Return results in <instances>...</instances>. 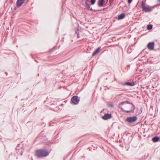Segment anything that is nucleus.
I'll use <instances>...</instances> for the list:
<instances>
[{"instance_id": "f257e3e1", "label": "nucleus", "mask_w": 160, "mask_h": 160, "mask_svg": "<svg viewBox=\"0 0 160 160\" xmlns=\"http://www.w3.org/2000/svg\"><path fill=\"white\" fill-rule=\"evenodd\" d=\"M118 106L122 111L127 113L133 112L135 108V106L128 101L121 102L119 104Z\"/></svg>"}, {"instance_id": "f03ea898", "label": "nucleus", "mask_w": 160, "mask_h": 160, "mask_svg": "<svg viewBox=\"0 0 160 160\" xmlns=\"http://www.w3.org/2000/svg\"><path fill=\"white\" fill-rule=\"evenodd\" d=\"M48 154V152L45 150H38L36 151V155L38 158L46 157Z\"/></svg>"}, {"instance_id": "7ed1b4c3", "label": "nucleus", "mask_w": 160, "mask_h": 160, "mask_svg": "<svg viewBox=\"0 0 160 160\" xmlns=\"http://www.w3.org/2000/svg\"><path fill=\"white\" fill-rule=\"evenodd\" d=\"M141 7L142 11L146 12H149L152 10V9L151 7H147L145 6V3L143 1L142 2Z\"/></svg>"}, {"instance_id": "20e7f679", "label": "nucleus", "mask_w": 160, "mask_h": 160, "mask_svg": "<svg viewBox=\"0 0 160 160\" xmlns=\"http://www.w3.org/2000/svg\"><path fill=\"white\" fill-rule=\"evenodd\" d=\"M78 97L77 96H74L71 98V102L72 103L75 104H78L79 103L80 99H78Z\"/></svg>"}, {"instance_id": "39448f33", "label": "nucleus", "mask_w": 160, "mask_h": 160, "mask_svg": "<svg viewBox=\"0 0 160 160\" xmlns=\"http://www.w3.org/2000/svg\"><path fill=\"white\" fill-rule=\"evenodd\" d=\"M137 119V117L135 116L133 117H128L126 119L127 121L129 123H131L136 121Z\"/></svg>"}, {"instance_id": "423d86ee", "label": "nucleus", "mask_w": 160, "mask_h": 160, "mask_svg": "<svg viewBox=\"0 0 160 160\" xmlns=\"http://www.w3.org/2000/svg\"><path fill=\"white\" fill-rule=\"evenodd\" d=\"M121 84L123 85V86H133L135 85V83L134 82H126L125 83H123L122 82L121 83Z\"/></svg>"}, {"instance_id": "0eeeda50", "label": "nucleus", "mask_w": 160, "mask_h": 160, "mask_svg": "<svg viewBox=\"0 0 160 160\" xmlns=\"http://www.w3.org/2000/svg\"><path fill=\"white\" fill-rule=\"evenodd\" d=\"M112 117L111 114L109 113H105L104 115L102 116V118L105 120L110 118Z\"/></svg>"}, {"instance_id": "6e6552de", "label": "nucleus", "mask_w": 160, "mask_h": 160, "mask_svg": "<svg viewBox=\"0 0 160 160\" xmlns=\"http://www.w3.org/2000/svg\"><path fill=\"white\" fill-rule=\"evenodd\" d=\"M154 44L153 42H150L148 44L147 46L149 49L152 50L153 48Z\"/></svg>"}, {"instance_id": "1a4fd4ad", "label": "nucleus", "mask_w": 160, "mask_h": 160, "mask_svg": "<svg viewBox=\"0 0 160 160\" xmlns=\"http://www.w3.org/2000/svg\"><path fill=\"white\" fill-rule=\"evenodd\" d=\"M25 0H17L16 2V5L18 7H20L24 3Z\"/></svg>"}, {"instance_id": "9d476101", "label": "nucleus", "mask_w": 160, "mask_h": 160, "mask_svg": "<svg viewBox=\"0 0 160 160\" xmlns=\"http://www.w3.org/2000/svg\"><path fill=\"white\" fill-rule=\"evenodd\" d=\"M20 149H18V150L16 151L17 153L18 154L22 155L24 150V149L22 147H21Z\"/></svg>"}, {"instance_id": "9b49d317", "label": "nucleus", "mask_w": 160, "mask_h": 160, "mask_svg": "<svg viewBox=\"0 0 160 160\" xmlns=\"http://www.w3.org/2000/svg\"><path fill=\"white\" fill-rule=\"evenodd\" d=\"M85 7L86 9H89L91 11H93V9L91 8H90V5L86 1L85 2Z\"/></svg>"}, {"instance_id": "f8f14e48", "label": "nucleus", "mask_w": 160, "mask_h": 160, "mask_svg": "<svg viewBox=\"0 0 160 160\" xmlns=\"http://www.w3.org/2000/svg\"><path fill=\"white\" fill-rule=\"evenodd\" d=\"M152 140L154 142H156L158 141H160V138L158 136H155L152 138Z\"/></svg>"}, {"instance_id": "ddd939ff", "label": "nucleus", "mask_w": 160, "mask_h": 160, "mask_svg": "<svg viewBox=\"0 0 160 160\" xmlns=\"http://www.w3.org/2000/svg\"><path fill=\"white\" fill-rule=\"evenodd\" d=\"M105 2V0H99L98 2V5L99 6H102Z\"/></svg>"}, {"instance_id": "4468645a", "label": "nucleus", "mask_w": 160, "mask_h": 160, "mask_svg": "<svg viewBox=\"0 0 160 160\" xmlns=\"http://www.w3.org/2000/svg\"><path fill=\"white\" fill-rule=\"evenodd\" d=\"M101 48V47H99L95 51H94V52H93L92 54V56H94L96 54L98 53V52H99L100 49Z\"/></svg>"}, {"instance_id": "2eb2a0df", "label": "nucleus", "mask_w": 160, "mask_h": 160, "mask_svg": "<svg viewBox=\"0 0 160 160\" xmlns=\"http://www.w3.org/2000/svg\"><path fill=\"white\" fill-rule=\"evenodd\" d=\"M125 17V14L124 13H122L118 16V19L121 20L122 19Z\"/></svg>"}, {"instance_id": "dca6fc26", "label": "nucleus", "mask_w": 160, "mask_h": 160, "mask_svg": "<svg viewBox=\"0 0 160 160\" xmlns=\"http://www.w3.org/2000/svg\"><path fill=\"white\" fill-rule=\"evenodd\" d=\"M152 28V25H148L147 26V28L148 30H151Z\"/></svg>"}, {"instance_id": "f3484780", "label": "nucleus", "mask_w": 160, "mask_h": 160, "mask_svg": "<svg viewBox=\"0 0 160 160\" xmlns=\"http://www.w3.org/2000/svg\"><path fill=\"white\" fill-rule=\"evenodd\" d=\"M21 147H22L21 146L20 147V144H18L16 148V151L18 150V149H20Z\"/></svg>"}, {"instance_id": "a211bd4d", "label": "nucleus", "mask_w": 160, "mask_h": 160, "mask_svg": "<svg viewBox=\"0 0 160 160\" xmlns=\"http://www.w3.org/2000/svg\"><path fill=\"white\" fill-rule=\"evenodd\" d=\"M96 1V0H91L90 2L92 5H93L95 4Z\"/></svg>"}, {"instance_id": "6ab92c4d", "label": "nucleus", "mask_w": 160, "mask_h": 160, "mask_svg": "<svg viewBox=\"0 0 160 160\" xmlns=\"http://www.w3.org/2000/svg\"><path fill=\"white\" fill-rule=\"evenodd\" d=\"M132 0H128V2L129 3H130L132 2Z\"/></svg>"}, {"instance_id": "aec40b11", "label": "nucleus", "mask_w": 160, "mask_h": 160, "mask_svg": "<svg viewBox=\"0 0 160 160\" xmlns=\"http://www.w3.org/2000/svg\"><path fill=\"white\" fill-rule=\"evenodd\" d=\"M126 107H127V108L128 109V110H129V108H130V106H129V107H128V105H127V106H126Z\"/></svg>"}, {"instance_id": "412c9836", "label": "nucleus", "mask_w": 160, "mask_h": 160, "mask_svg": "<svg viewBox=\"0 0 160 160\" xmlns=\"http://www.w3.org/2000/svg\"><path fill=\"white\" fill-rule=\"evenodd\" d=\"M76 33H77V37L78 38H79V33L78 32H76Z\"/></svg>"}, {"instance_id": "4be33fe9", "label": "nucleus", "mask_w": 160, "mask_h": 160, "mask_svg": "<svg viewBox=\"0 0 160 160\" xmlns=\"http://www.w3.org/2000/svg\"><path fill=\"white\" fill-rule=\"evenodd\" d=\"M111 106V107H113V105L112 104H111L110 105Z\"/></svg>"}, {"instance_id": "5701e85b", "label": "nucleus", "mask_w": 160, "mask_h": 160, "mask_svg": "<svg viewBox=\"0 0 160 160\" xmlns=\"http://www.w3.org/2000/svg\"><path fill=\"white\" fill-rule=\"evenodd\" d=\"M38 76H39V74H38Z\"/></svg>"}, {"instance_id": "b1692460", "label": "nucleus", "mask_w": 160, "mask_h": 160, "mask_svg": "<svg viewBox=\"0 0 160 160\" xmlns=\"http://www.w3.org/2000/svg\"><path fill=\"white\" fill-rule=\"evenodd\" d=\"M158 1H159V2H160V0H158Z\"/></svg>"}, {"instance_id": "393cba45", "label": "nucleus", "mask_w": 160, "mask_h": 160, "mask_svg": "<svg viewBox=\"0 0 160 160\" xmlns=\"http://www.w3.org/2000/svg\"><path fill=\"white\" fill-rule=\"evenodd\" d=\"M88 0H86V1H88Z\"/></svg>"}]
</instances>
